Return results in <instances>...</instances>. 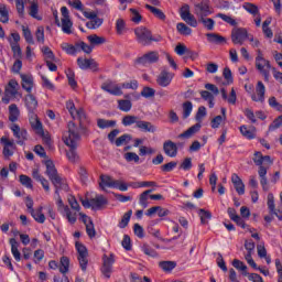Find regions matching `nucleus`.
Returning <instances> with one entry per match:
<instances>
[{"label": "nucleus", "instance_id": "1", "mask_svg": "<svg viewBox=\"0 0 282 282\" xmlns=\"http://www.w3.org/2000/svg\"><path fill=\"white\" fill-rule=\"evenodd\" d=\"M63 141L66 147H68V151L66 152V158L73 164L79 159L78 152V142H80V129L76 127L74 121L68 122V131L64 133Z\"/></svg>", "mask_w": 282, "mask_h": 282}, {"label": "nucleus", "instance_id": "2", "mask_svg": "<svg viewBox=\"0 0 282 282\" xmlns=\"http://www.w3.org/2000/svg\"><path fill=\"white\" fill-rule=\"evenodd\" d=\"M46 166V175L48 180L52 182L53 186H55V195H57V204L58 206H63V199L61 198L59 191H69V185H67V181L58 174L56 170V165L52 160H46L44 162Z\"/></svg>", "mask_w": 282, "mask_h": 282}, {"label": "nucleus", "instance_id": "3", "mask_svg": "<svg viewBox=\"0 0 282 282\" xmlns=\"http://www.w3.org/2000/svg\"><path fill=\"white\" fill-rule=\"evenodd\" d=\"M134 34L137 36V43L143 46L151 45L153 42L160 43V41H162V35H156L153 37L151 30L147 29L145 26L137 28L134 30Z\"/></svg>", "mask_w": 282, "mask_h": 282}, {"label": "nucleus", "instance_id": "4", "mask_svg": "<svg viewBox=\"0 0 282 282\" xmlns=\"http://www.w3.org/2000/svg\"><path fill=\"white\" fill-rule=\"evenodd\" d=\"M99 186L101 191H105V186L108 188H118V191H129V185L121 180H113L109 175L101 174Z\"/></svg>", "mask_w": 282, "mask_h": 282}, {"label": "nucleus", "instance_id": "5", "mask_svg": "<svg viewBox=\"0 0 282 282\" xmlns=\"http://www.w3.org/2000/svg\"><path fill=\"white\" fill-rule=\"evenodd\" d=\"M256 68L262 74L264 80L268 83V80H270V69H272V65L270 64V61L263 57L261 50L257 51Z\"/></svg>", "mask_w": 282, "mask_h": 282}, {"label": "nucleus", "instance_id": "6", "mask_svg": "<svg viewBox=\"0 0 282 282\" xmlns=\"http://www.w3.org/2000/svg\"><path fill=\"white\" fill-rule=\"evenodd\" d=\"M194 14H196L198 21L199 19L208 18L213 14V9L210 8V0H202L194 4Z\"/></svg>", "mask_w": 282, "mask_h": 282}, {"label": "nucleus", "instance_id": "7", "mask_svg": "<svg viewBox=\"0 0 282 282\" xmlns=\"http://www.w3.org/2000/svg\"><path fill=\"white\" fill-rule=\"evenodd\" d=\"M76 250L78 252L77 259L79 262V267L83 272H87V265H89V252L87 251V247H85L80 242L75 243Z\"/></svg>", "mask_w": 282, "mask_h": 282}, {"label": "nucleus", "instance_id": "8", "mask_svg": "<svg viewBox=\"0 0 282 282\" xmlns=\"http://www.w3.org/2000/svg\"><path fill=\"white\" fill-rule=\"evenodd\" d=\"M66 109L69 111V113L74 120L79 121V127L82 129H85L83 127V123L85 122V120H87V115L85 113V110L83 108H79L76 110V106L74 105V101H67Z\"/></svg>", "mask_w": 282, "mask_h": 282}, {"label": "nucleus", "instance_id": "9", "mask_svg": "<svg viewBox=\"0 0 282 282\" xmlns=\"http://www.w3.org/2000/svg\"><path fill=\"white\" fill-rule=\"evenodd\" d=\"M102 268H101V274L106 276V279H111V273L113 272V263H116V256L113 253H110L109 256L104 254L102 257Z\"/></svg>", "mask_w": 282, "mask_h": 282}, {"label": "nucleus", "instance_id": "10", "mask_svg": "<svg viewBox=\"0 0 282 282\" xmlns=\"http://www.w3.org/2000/svg\"><path fill=\"white\" fill-rule=\"evenodd\" d=\"M249 36L246 28H234L231 31V41L235 45H243Z\"/></svg>", "mask_w": 282, "mask_h": 282}, {"label": "nucleus", "instance_id": "11", "mask_svg": "<svg viewBox=\"0 0 282 282\" xmlns=\"http://www.w3.org/2000/svg\"><path fill=\"white\" fill-rule=\"evenodd\" d=\"M160 61V53L152 51L135 59L137 65H153Z\"/></svg>", "mask_w": 282, "mask_h": 282}, {"label": "nucleus", "instance_id": "12", "mask_svg": "<svg viewBox=\"0 0 282 282\" xmlns=\"http://www.w3.org/2000/svg\"><path fill=\"white\" fill-rule=\"evenodd\" d=\"M10 129L13 132L14 138H17V143L23 145L25 140H28V130L19 127L17 123H12Z\"/></svg>", "mask_w": 282, "mask_h": 282}, {"label": "nucleus", "instance_id": "13", "mask_svg": "<svg viewBox=\"0 0 282 282\" xmlns=\"http://www.w3.org/2000/svg\"><path fill=\"white\" fill-rule=\"evenodd\" d=\"M101 89L111 96H122V87L116 82L107 80L101 85Z\"/></svg>", "mask_w": 282, "mask_h": 282}, {"label": "nucleus", "instance_id": "14", "mask_svg": "<svg viewBox=\"0 0 282 282\" xmlns=\"http://www.w3.org/2000/svg\"><path fill=\"white\" fill-rule=\"evenodd\" d=\"M0 142L3 144V155L4 158H12L14 155V149H17V144L14 143V140H10L8 137H2L0 139Z\"/></svg>", "mask_w": 282, "mask_h": 282}, {"label": "nucleus", "instance_id": "15", "mask_svg": "<svg viewBox=\"0 0 282 282\" xmlns=\"http://www.w3.org/2000/svg\"><path fill=\"white\" fill-rule=\"evenodd\" d=\"M172 80H173V73H170L166 69H163L156 78V83L160 87H169Z\"/></svg>", "mask_w": 282, "mask_h": 282}, {"label": "nucleus", "instance_id": "16", "mask_svg": "<svg viewBox=\"0 0 282 282\" xmlns=\"http://www.w3.org/2000/svg\"><path fill=\"white\" fill-rule=\"evenodd\" d=\"M77 65L79 69H93V72H96L98 69V63H96L94 58L87 59L78 57Z\"/></svg>", "mask_w": 282, "mask_h": 282}, {"label": "nucleus", "instance_id": "17", "mask_svg": "<svg viewBox=\"0 0 282 282\" xmlns=\"http://www.w3.org/2000/svg\"><path fill=\"white\" fill-rule=\"evenodd\" d=\"M24 102L29 113H31V116H34V112L36 111V107H39V100H36V97L31 93H29L24 97Z\"/></svg>", "mask_w": 282, "mask_h": 282}, {"label": "nucleus", "instance_id": "18", "mask_svg": "<svg viewBox=\"0 0 282 282\" xmlns=\"http://www.w3.org/2000/svg\"><path fill=\"white\" fill-rule=\"evenodd\" d=\"M256 94L251 96V100L253 102H264L265 101V85H263V82H258L256 86Z\"/></svg>", "mask_w": 282, "mask_h": 282}, {"label": "nucleus", "instance_id": "19", "mask_svg": "<svg viewBox=\"0 0 282 282\" xmlns=\"http://www.w3.org/2000/svg\"><path fill=\"white\" fill-rule=\"evenodd\" d=\"M163 151L165 155L169 158H176L177 156V144L171 140H167L163 143Z\"/></svg>", "mask_w": 282, "mask_h": 282}, {"label": "nucleus", "instance_id": "20", "mask_svg": "<svg viewBox=\"0 0 282 282\" xmlns=\"http://www.w3.org/2000/svg\"><path fill=\"white\" fill-rule=\"evenodd\" d=\"M231 183L234 184V187L236 188L238 195L246 194V184H243V181L241 180V177H239L238 174L234 173L231 175Z\"/></svg>", "mask_w": 282, "mask_h": 282}, {"label": "nucleus", "instance_id": "21", "mask_svg": "<svg viewBox=\"0 0 282 282\" xmlns=\"http://www.w3.org/2000/svg\"><path fill=\"white\" fill-rule=\"evenodd\" d=\"M4 93L10 95L12 98L19 96V82L15 79L9 80L8 85L4 88Z\"/></svg>", "mask_w": 282, "mask_h": 282}, {"label": "nucleus", "instance_id": "22", "mask_svg": "<svg viewBox=\"0 0 282 282\" xmlns=\"http://www.w3.org/2000/svg\"><path fill=\"white\" fill-rule=\"evenodd\" d=\"M137 129H140V131H143L144 133H155V131H158V127L144 120H139V122H137Z\"/></svg>", "mask_w": 282, "mask_h": 282}, {"label": "nucleus", "instance_id": "23", "mask_svg": "<svg viewBox=\"0 0 282 282\" xmlns=\"http://www.w3.org/2000/svg\"><path fill=\"white\" fill-rule=\"evenodd\" d=\"M22 80V88H24L28 94H32V87H34V77L32 75H20Z\"/></svg>", "mask_w": 282, "mask_h": 282}, {"label": "nucleus", "instance_id": "24", "mask_svg": "<svg viewBox=\"0 0 282 282\" xmlns=\"http://www.w3.org/2000/svg\"><path fill=\"white\" fill-rule=\"evenodd\" d=\"M200 129H202V123H196L191 128H188L185 132L181 133L178 138H186V139L193 138V135H195V133H198Z\"/></svg>", "mask_w": 282, "mask_h": 282}, {"label": "nucleus", "instance_id": "25", "mask_svg": "<svg viewBox=\"0 0 282 282\" xmlns=\"http://www.w3.org/2000/svg\"><path fill=\"white\" fill-rule=\"evenodd\" d=\"M19 116H21V111L19 110V107L17 106V104H11L9 106L10 122H17V120H19Z\"/></svg>", "mask_w": 282, "mask_h": 282}, {"label": "nucleus", "instance_id": "26", "mask_svg": "<svg viewBox=\"0 0 282 282\" xmlns=\"http://www.w3.org/2000/svg\"><path fill=\"white\" fill-rule=\"evenodd\" d=\"M147 10H150V12L160 21H166V14H164V11L155 8L151 4H145Z\"/></svg>", "mask_w": 282, "mask_h": 282}, {"label": "nucleus", "instance_id": "27", "mask_svg": "<svg viewBox=\"0 0 282 282\" xmlns=\"http://www.w3.org/2000/svg\"><path fill=\"white\" fill-rule=\"evenodd\" d=\"M90 202L93 210H96L97 208H102V206L107 204V198L102 195H97L95 198H91Z\"/></svg>", "mask_w": 282, "mask_h": 282}, {"label": "nucleus", "instance_id": "28", "mask_svg": "<svg viewBox=\"0 0 282 282\" xmlns=\"http://www.w3.org/2000/svg\"><path fill=\"white\" fill-rule=\"evenodd\" d=\"M30 215L37 224H45V215L43 214V207L31 210Z\"/></svg>", "mask_w": 282, "mask_h": 282}, {"label": "nucleus", "instance_id": "29", "mask_svg": "<svg viewBox=\"0 0 282 282\" xmlns=\"http://www.w3.org/2000/svg\"><path fill=\"white\" fill-rule=\"evenodd\" d=\"M118 109L120 111H124V113H129L131 111L133 104L129 99H119L118 101Z\"/></svg>", "mask_w": 282, "mask_h": 282}, {"label": "nucleus", "instance_id": "30", "mask_svg": "<svg viewBox=\"0 0 282 282\" xmlns=\"http://www.w3.org/2000/svg\"><path fill=\"white\" fill-rule=\"evenodd\" d=\"M31 7H30V17L33 19H36L37 21H41L43 18L39 15V1L37 0H31L30 1Z\"/></svg>", "mask_w": 282, "mask_h": 282}, {"label": "nucleus", "instance_id": "31", "mask_svg": "<svg viewBox=\"0 0 282 282\" xmlns=\"http://www.w3.org/2000/svg\"><path fill=\"white\" fill-rule=\"evenodd\" d=\"M87 40L89 41L93 47H96V45H104V43H107V39L98 36L97 34L88 35Z\"/></svg>", "mask_w": 282, "mask_h": 282}, {"label": "nucleus", "instance_id": "32", "mask_svg": "<svg viewBox=\"0 0 282 282\" xmlns=\"http://www.w3.org/2000/svg\"><path fill=\"white\" fill-rule=\"evenodd\" d=\"M11 252L15 259V261H21V252L19 251V241L17 239H10Z\"/></svg>", "mask_w": 282, "mask_h": 282}, {"label": "nucleus", "instance_id": "33", "mask_svg": "<svg viewBox=\"0 0 282 282\" xmlns=\"http://www.w3.org/2000/svg\"><path fill=\"white\" fill-rule=\"evenodd\" d=\"M140 121V117L128 115L122 118V124L123 127H131V124H135L138 127V122Z\"/></svg>", "mask_w": 282, "mask_h": 282}, {"label": "nucleus", "instance_id": "34", "mask_svg": "<svg viewBox=\"0 0 282 282\" xmlns=\"http://www.w3.org/2000/svg\"><path fill=\"white\" fill-rule=\"evenodd\" d=\"M159 268L163 270V272H172L177 268V263L175 261H161L159 262Z\"/></svg>", "mask_w": 282, "mask_h": 282}, {"label": "nucleus", "instance_id": "35", "mask_svg": "<svg viewBox=\"0 0 282 282\" xmlns=\"http://www.w3.org/2000/svg\"><path fill=\"white\" fill-rule=\"evenodd\" d=\"M207 41H209V43H216V45H219L221 43H226V37L217 34V33H207Z\"/></svg>", "mask_w": 282, "mask_h": 282}, {"label": "nucleus", "instance_id": "36", "mask_svg": "<svg viewBox=\"0 0 282 282\" xmlns=\"http://www.w3.org/2000/svg\"><path fill=\"white\" fill-rule=\"evenodd\" d=\"M30 123L32 129H34L37 134L43 133V123H41L36 115L34 116L31 115Z\"/></svg>", "mask_w": 282, "mask_h": 282}, {"label": "nucleus", "instance_id": "37", "mask_svg": "<svg viewBox=\"0 0 282 282\" xmlns=\"http://www.w3.org/2000/svg\"><path fill=\"white\" fill-rule=\"evenodd\" d=\"M8 21H10V11L6 4L0 3V23H8Z\"/></svg>", "mask_w": 282, "mask_h": 282}, {"label": "nucleus", "instance_id": "38", "mask_svg": "<svg viewBox=\"0 0 282 282\" xmlns=\"http://www.w3.org/2000/svg\"><path fill=\"white\" fill-rule=\"evenodd\" d=\"M176 30L180 32L183 36H191L193 34V29L188 28L184 22H180L176 24Z\"/></svg>", "mask_w": 282, "mask_h": 282}, {"label": "nucleus", "instance_id": "39", "mask_svg": "<svg viewBox=\"0 0 282 282\" xmlns=\"http://www.w3.org/2000/svg\"><path fill=\"white\" fill-rule=\"evenodd\" d=\"M198 215L200 217V224H203V226L208 225V220L213 219V214L206 209H199Z\"/></svg>", "mask_w": 282, "mask_h": 282}, {"label": "nucleus", "instance_id": "40", "mask_svg": "<svg viewBox=\"0 0 282 282\" xmlns=\"http://www.w3.org/2000/svg\"><path fill=\"white\" fill-rule=\"evenodd\" d=\"M97 127H99V129H111L116 127V120L98 119Z\"/></svg>", "mask_w": 282, "mask_h": 282}, {"label": "nucleus", "instance_id": "41", "mask_svg": "<svg viewBox=\"0 0 282 282\" xmlns=\"http://www.w3.org/2000/svg\"><path fill=\"white\" fill-rule=\"evenodd\" d=\"M198 23H202V25L209 32L215 30V20L210 18H200L198 20Z\"/></svg>", "mask_w": 282, "mask_h": 282}, {"label": "nucleus", "instance_id": "42", "mask_svg": "<svg viewBox=\"0 0 282 282\" xmlns=\"http://www.w3.org/2000/svg\"><path fill=\"white\" fill-rule=\"evenodd\" d=\"M151 193H153V189H147L144 191L139 198V204L143 207L147 208V206H149V195H151Z\"/></svg>", "mask_w": 282, "mask_h": 282}, {"label": "nucleus", "instance_id": "43", "mask_svg": "<svg viewBox=\"0 0 282 282\" xmlns=\"http://www.w3.org/2000/svg\"><path fill=\"white\" fill-rule=\"evenodd\" d=\"M104 20L101 18H94L93 20L88 21L86 23V28H88L89 30H98V28H100V25H102Z\"/></svg>", "mask_w": 282, "mask_h": 282}, {"label": "nucleus", "instance_id": "44", "mask_svg": "<svg viewBox=\"0 0 282 282\" xmlns=\"http://www.w3.org/2000/svg\"><path fill=\"white\" fill-rule=\"evenodd\" d=\"M131 215H133V210H128L121 218V220L119 221L118 227L119 228H127V226H129V221H131Z\"/></svg>", "mask_w": 282, "mask_h": 282}, {"label": "nucleus", "instance_id": "45", "mask_svg": "<svg viewBox=\"0 0 282 282\" xmlns=\"http://www.w3.org/2000/svg\"><path fill=\"white\" fill-rule=\"evenodd\" d=\"M66 77L68 78V85L73 89H76V87H78V84L76 83V74H74V70H72V68H68L66 70Z\"/></svg>", "mask_w": 282, "mask_h": 282}, {"label": "nucleus", "instance_id": "46", "mask_svg": "<svg viewBox=\"0 0 282 282\" xmlns=\"http://www.w3.org/2000/svg\"><path fill=\"white\" fill-rule=\"evenodd\" d=\"M133 140V137L131 134H122L121 137L117 138L115 141L116 147H122V144H129Z\"/></svg>", "mask_w": 282, "mask_h": 282}, {"label": "nucleus", "instance_id": "47", "mask_svg": "<svg viewBox=\"0 0 282 282\" xmlns=\"http://www.w3.org/2000/svg\"><path fill=\"white\" fill-rule=\"evenodd\" d=\"M59 272L62 274H67L69 272V258L67 257L61 258Z\"/></svg>", "mask_w": 282, "mask_h": 282}, {"label": "nucleus", "instance_id": "48", "mask_svg": "<svg viewBox=\"0 0 282 282\" xmlns=\"http://www.w3.org/2000/svg\"><path fill=\"white\" fill-rule=\"evenodd\" d=\"M232 265L234 268H236V270H240L243 274V276H248V267L243 264L242 261L235 259L232 261Z\"/></svg>", "mask_w": 282, "mask_h": 282}, {"label": "nucleus", "instance_id": "49", "mask_svg": "<svg viewBox=\"0 0 282 282\" xmlns=\"http://www.w3.org/2000/svg\"><path fill=\"white\" fill-rule=\"evenodd\" d=\"M74 23L70 19H62V31L64 34H72V26Z\"/></svg>", "mask_w": 282, "mask_h": 282}, {"label": "nucleus", "instance_id": "50", "mask_svg": "<svg viewBox=\"0 0 282 282\" xmlns=\"http://www.w3.org/2000/svg\"><path fill=\"white\" fill-rule=\"evenodd\" d=\"M22 32L26 43L34 45V37L32 36V31H30V28L22 25Z\"/></svg>", "mask_w": 282, "mask_h": 282}, {"label": "nucleus", "instance_id": "51", "mask_svg": "<svg viewBox=\"0 0 282 282\" xmlns=\"http://www.w3.org/2000/svg\"><path fill=\"white\" fill-rule=\"evenodd\" d=\"M243 9L249 12V14H252L253 17H257L259 14V7H257L253 3L246 2L243 4Z\"/></svg>", "mask_w": 282, "mask_h": 282}, {"label": "nucleus", "instance_id": "52", "mask_svg": "<svg viewBox=\"0 0 282 282\" xmlns=\"http://www.w3.org/2000/svg\"><path fill=\"white\" fill-rule=\"evenodd\" d=\"M183 120H186L188 116L193 112V102L191 101H185L183 102Z\"/></svg>", "mask_w": 282, "mask_h": 282}, {"label": "nucleus", "instance_id": "53", "mask_svg": "<svg viewBox=\"0 0 282 282\" xmlns=\"http://www.w3.org/2000/svg\"><path fill=\"white\" fill-rule=\"evenodd\" d=\"M216 17L218 19H221L225 21V23H228L229 25H232L234 28L237 25V20L232 19V17L224 14V13H217Z\"/></svg>", "mask_w": 282, "mask_h": 282}, {"label": "nucleus", "instance_id": "54", "mask_svg": "<svg viewBox=\"0 0 282 282\" xmlns=\"http://www.w3.org/2000/svg\"><path fill=\"white\" fill-rule=\"evenodd\" d=\"M130 21H132V23H140V21H142V15L133 8L130 9Z\"/></svg>", "mask_w": 282, "mask_h": 282}, {"label": "nucleus", "instance_id": "55", "mask_svg": "<svg viewBox=\"0 0 282 282\" xmlns=\"http://www.w3.org/2000/svg\"><path fill=\"white\" fill-rule=\"evenodd\" d=\"M77 50H82L85 52V54H91L94 52V46L90 44L88 45L85 42H79L76 44Z\"/></svg>", "mask_w": 282, "mask_h": 282}, {"label": "nucleus", "instance_id": "56", "mask_svg": "<svg viewBox=\"0 0 282 282\" xmlns=\"http://www.w3.org/2000/svg\"><path fill=\"white\" fill-rule=\"evenodd\" d=\"M240 133L248 140H254V131L249 130L246 126L240 127Z\"/></svg>", "mask_w": 282, "mask_h": 282}, {"label": "nucleus", "instance_id": "57", "mask_svg": "<svg viewBox=\"0 0 282 282\" xmlns=\"http://www.w3.org/2000/svg\"><path fill=\"white\" fill-rule=\"evenodd\" d=\"M20 183L22 186H25V188H33L32 178L25 174L20 175Z\"/></svg>", "mask_w": 282, "mask_h": 282}, {"label": "nucleus", "instance_id": "58", "mask_svg": "<svg viewBox=\"0 0 282 282\" xmlns=\"http://www.w3.org/2000/svg\"><path fill=\"white\" fill-rule=\"evenodd\" d=\"M64 212L66 213L67 220L69 224H74L76 221L77 214L76 212H72L68 206L64 207Z\"/></svg>", "mask_w": 282, "mask_h": 282}, {"label": "nucleus", "instance_id": "59", "mask_svg": "<svg viewBox=\"0 0 282 282\" xmlns=\"http://www.w3.org/2000/svg\"><path fill=\"white\" fill-rule=\"evenodd\" d=\"M141 96L143 98H153V96H155V89H153L149 86H145V87H143V89L141 91Z\"/></svg>", "mask_w": 282, "mask_h": 282}, {"label": "nucleus", "instance_id": "60", "mask_svg": "<svg viewBox=\"0 0 282 282\" xmlns=\"http://www.w3.org/2000/svg\"><path fill=\"white\" fill-rule=\"evenodd\" d=\"M42 52L44 54V58L47 63V61H55V56H54V52H52V50L48 46H45L42 48Z\"/></svg>", "mask_w": 282, "mask_h": 282}, {"label": "nucleus", "instance_id": "61", "mask_svg": "<svg viewBox=\"0 0 282 282\" xmlns=\"http://www.w3.org/2000/svg\"><path fill=\"white\" fill-rule=\"evenodd\" d=\"M191 6L188 4H184L181 9H180V17L181 19L184 21V19L191 17Z\"/></svg>", "mask_w": 282, "mask_h": 282}, {"label": "nucleus", "instance_id": "62", "mask_svg": "<svg viewBox=\"0 0 282 282\" xmlns=\"http://www.w3.org/2000/svg\"><path fill=\"white\" fill-rule=\"evenodd\" d=\"M282 127V115L279 116L269 126V131H276V129H281Z\"/></svg>", "mask_w": 282, "mask_h": 282}, {"label": "nucleus", "instance_id": "63", "mask_svg": "<svg viewBox=\"0 0 282 282\" xmlns=\"http://www.w3.org/2000/svg\"><path fill=\"white\" fill-rule=\"evenodd\" d=\"M10 45H11V50L13 52V57L14 58H21V46H19V44L14 43V42H10Z\"/></svg>", "mask_w": 282, "mask_h": 282}, {"label": "nucleus", "instance_id": "64", "mask_svg": "<svg viewBox=\"0 0 282 282\" xmlns=\"http://www.w3.org/2000/svg\"><path fill=\"white\" fill-rule=\"evenodd\" d=\"M124 160H127L128 162H140V156L138 154H135V152H128L123 155Z\"/></svg>", "mask_w": 282, "mask_h": 282}]
</instances>
